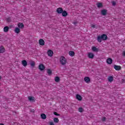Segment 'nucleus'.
<instances>
[{
  "instance_id": "f257e3e1",
  "label": "nucleus",
  "mask_w": 125,
  "mask_h": 125,
  "mask_svg": "<svg viewBox=\"0 0 125 125\" xmlns=\"http://www.w3.org/2000/svg\"><path fill=\"white\" fill-rule=\"evenodd\" d=\"M107 40V35L103 34L101 36H98L97 41L99 42H101L102 41H106Z\"/></svg>"
},
{
  "instance_id": "f03ea898",
  "label": "nucleus",
  "mask_w": 125,
  "mask_h": 125,
  "mask_svg": "<svg viewBox=\"0 0 125 125\" xmlns=\"http://www.w3.org/2000/svg\"><path fill=\"white\" fill-rule=\"evenodd\" d=\"M60 61L62 65H65L67 63V59L63 56H62L60 59Z\"/></svg>"
},
{
  "instance_id": "7ed1b4c3",
  "label": "nucleus",
  "mask_w": 125,
  "mask_h": 125,
  "mask_svg": "<svg viewBox=\"0 0 125 125\" xmlns=\"http://www.w3.org/2000/svg\"><path fill=\"white\" fill-rule=\"evenodd\" d=\"M47 54L49 57H52L53 56V51L52 50H48L47 51Z\"/></svg>"
},
{
  "instance_id": "20e7f679",
  "label": "nucleus",
  "mask_w": 125,
  "mask_h": 125,
  "mask_svg": "<svg viewBox=\"0 0 125 125\" xmlns=\"http://www.w3.org/2000/svg\"><path fill=\"white\" fill-rule=\"evenodd\" d=\"M88 57L90 59H93L94 58V54L91 52L88 53Z\"/></svg>"
},
{
  "instance_id": "39448f33",
  "label": "nucleus",
  "mask_w": 125,
  "mask_h": 125,
  "mask_svg": "<svg viewBox=\"0 0 125 125\" xmlns=\"http://www.w3.org/2000/svg\"><path fill=\"white\" fill-rule=\"evenodd\" d=\"M84 81L86 83H90V78L88 77H85L84 78Z\"/></svg>"
},
{
  "instance_id": "423d86ee",
  "label": "nucleus",
  "mask_w": 125,
  "mask_h": 125,
  "mask_svg": "<svg viewBox=\"0 0 125 125\" xmlns=\"http://www.w3.org/2000/svg\"><path fill=\"white\" fill-rule=\"evenodd\" d=\"M91 49L94 52H98L99 51V49L94 46L92 47Z\"/></svg>"
},
{
  "instance_id": "0eeeda50",
  "label": "nucleus",
  "mask_w": 125,
  "mask_h": 125,
  "mask_svg": "<svg viewBox=\"0 0 125 125\" xmlns=\"http://www.w3.org/2000/svg\"><path fill=\"white\" fill-rule=\"evenodd\" d=\"M45 68L44 65L42 64H40L39 65V70H41V71H43V69H45Z\"/></svg>"
},
{
  "instance_id": "6e6552de",
  "label": "nucleus",
  "mask_w": 125,
  "mask_h": 125,
  "mask_svg": "<svg viewBox=\"0 0 125 125\" xmlns=\"http://www.w3.org/2000/svg\"><path fill=\"white\" fill-rule=\"evenodd\" d=\"M114 68L116 71H120V70L122 69V67H121V66H119L117 65H114Z\"/></svg>"
},
{
  "instance_id": "1a4fd4ad",
  "label": "nucleus",
  "mask_w": 125,
  "mask_h": 125,
  "mask_svg": "<svg viewBox=\"0 0 125 125\" xmlns=\"http://www.w3.org/2000/svg\"><path fill=\"white\" fill-rule=\"evenodd\" d=\"M5 51V49L3 46H0V53H3Z\"/></svg>"
},
{
  "instance_id": "9d476101",
  "label": "nucleus",
  "mask_w": 125,
  "mask_h": 125,
  "mask_svg": "<svg viewBox=\"0 0 125 125\" xmlns=\"http://www.w3.org/2000/svg\"><path fill=\"white\" fill-rule=\"evenodd\" d=\"M14 32L16 34H19L20 33V28L19 27H15Z\"/></svg>"
},
{
  "instance_id": "9b49d317",
  "label": "nucleus",
  "mask_w": 125,
  "mask_h": 125,
  "mask_svg": "<svg viewBox=\"0 0 125 125\" xmlns=\"http://www.w3.org/2000/svg\"><path fill=\"white\" fill-rule=\"evenodd\" d=\"M28 99L30 102H34L35 101V98L32 96H29Z\"/></svg>"
},
{
  "instance_id": "f8f14e48",
  "label": "nucleus",
  "mask_w": 125,
  "mask_h": 125,
  "mask_svg": "<svg viewBox=\"0 0 125 125\" xmlns=\"http://www.w3.org/2000/svg\"><path fill=\"white\" fill-rule=\"evenodd\" d=\"M76 99H77V100H79V101H82L83 98L82 97V96L79 94H77L76 95Z\"/></svg>"
},
{
  "instance_id": "ddd939ff",
  "label": "nucleus",
  "mask_w": 125,
  "mask_h": 125,
  "mask_svg": "<svg viewBox=\"0 0 125 125\" xmlns=\"http://www.w3.org/2000/svg\"><path fill=\"white\" fill-rule=\"evenodd\" d=\"M21 64L24 67H26L27 65H28V63L27 62V61L26 60H23L21 61Z\"/></svg>"
},
{
  "instance_id": "4468645a",
  "label": "nucleus",
  "mask_w": 125,
  "mask_h": 125,
  "mask_svg": "<svg viewBox=\"0 0 125 125\" xmlns=\"http://www.w3.org/2000/svg\"><path fill=\"white\" fill-rule=\"evenodd\" d=\"M68 54L69 56H70L71 57H73V56H75V52L73 51H70L68 52Z\"/></svg>"
},
{
  "instance_id": "2eb2a0df",
  "label": "nucleus",
  "mask_w": 125,
  "mask_h": 125,
  "mask_svg": "<svg viewBox=\"0 0 125 125\" xmlns=\"http://www.w3.org/2000/svg\"><path fill=\"white\" fill-rule=\"evenodd\" d=\"M18 26L20 29H23L24 28V24L22 23H18Z\"/></svg>"
},
{
  "instance_id": "dca6fc26",
  "label": "nucleus",
  "mask_w": 125,
  "mask_h": 125,
  "mask_svg": "<svg viewBox=\"0 0 125 125\" xmlns=\"http://www.w3.org/2000/svg\"><path fill=\"white\" fill-rule=\"evenodd\" d=\"M113 60L111 58H108L106 60V62L107 64H112Z\"/></svg>"
},
{
  "instance_id": "f3484780",
  "label": "nucleus",
  "mask_w": 125,
  "mask_h": 125,
  "mask_svg": "<svg viewBox=\"0 0 125 125\" xmlns=\"http://www.w3.org/2000/svg\"><path fill=\"white\" fill-rule=\"evenodd\" d=\"M39 43L40 45H44V41L42 39H40L39 40Z\"/></svg>"
},
{
  "instance_id": "a211bd4d",
  "label": "nucleus",
  "mask_w": 125,
  "mask_h": 125,
  "mask_svg": "<svg viewBox=\"0 0 125 125\" xmlns=\"http://www.w3.org/2000/svg\"><path fill=\"white\" fill-rule=\"evenodd\" d=\"M57 12L58 13H62L63 12V9L62 8H59L57 9Z\"/></svg>"
},
{
  "instance_id": "6ab92c4d",
  "label": "nucleus",
  "mask_w": 125,
  "mask_h": 125,
  "mask_svg": "<svg viewBox=\"0 0 125 125\" xmlns=\"http://www.w3.org/2000/svg\"><path fill=\"white\" fill-rule=\"evenodd\" d=\"M113 80H114V78L113 77V76H109L108 78V81L110 83H112V82L113 81Z\"/></svg>"
},
{
  "instance_id": "aec40b11",
  "label": "nucleus",
  "mask_w": 125,
  "mask_h": 125,
  "mask_svg": "<svg viewBox=\"0 0 125 125\" xmlns=\"http://www.w3.org/2000/svg\"><path fill=\"white\" fill-rule=\"evenodd\" d=\"M8 30H9V27L8 26H5L3 28V31L5 33H7V32H8Z\"/></svg>"
},
{
  "instance_id": "412c9836",
  "label": "nucleus",
  "mask_w": 125,
  "mask_h": 125,
  "mask_svg": "<svg viewBox=\"0 0 125 125\" xmlns=\"http://www.w3.org/2000/svg\"><path fill=\"white\" fill-rule=\"evenodd\" d=\"M101 13L102 15H106V14H107V10L104 9L102 10L101 11Z\"/></svg>"
},
{
  "instance_id": "4be33fe9",
  "label": "nucleus",
  "mask_w": 125,
  "mask_h": 125,
  "mask_svg": "<svg viewBox=\"0 0 125 125\" xmlns=\"http://www.w3.org/2000/svg\"><path fill=\"white\" fill-rule=\"evenodd\" d=\"M41 117L43 120H45V119H46V115H45L44 113L42 114L41 115Z\"/></svg>"
},
{
  "instance_id": "5701e85b",
  "label": "nucleus",
  "mask_w": 125,
  "mask_h": 125,
  "mask_svg": "<svg viewBox=\"0 0 125 125\" xmlns=\"http://www.w3.org/2000/svg\"><path fill=\"white\" fill-rule=\"evenodd\" d=\"M47 73L49 76H50L52 74V70L51 69H47Z\"/></svg>"
},
{
  "instance_id": "b1692460",
  "label": "nucleus",
  "mask_w": 125,
  "mask_h": 125,
  "mask_svg": "<svg viewBox=\"0 0 125 125\" xmlns=\"http://www.w3.org/2000/svg\"><path fill=\"white\" fill-rule=\"evenodd\" d=\"M62 15L64 17H66V16H67V12H66V11H62Z\"/></svg>"
},
{
  "instance_id": "393cba45",
  "label": "nucleus",
  "mask_w": 125,
  "mask_h": 125,
  "mask_svg": "<svg viewBox=\"0 0 125 125\" xmlns=\"http://www.w3.org/2000/svg\"><path fill=\"white\" fill-rule=\"evenodd\" d=\"M97 6L99 8H100L101 7H102L103 6V5L102 4V3H97Z\"/></svg>"
},
{
  "instance_id": "a878e982",
  "label": "nucleus",
  "mask_w": 125,
  "mask_h": 125,
  "mask_svg": "<svg viewBox=\"0 0 125 125\" xmlns=\"http://www.w3.org/2000/svg\"><path fill=\"white\" fill-rule=\"evenodd\" d=\"M60 81V78L59 77H56L55 78V82L58 83Z\"/></svg>"
},
{
  "instance_id": "bb28decb",
  "label": "nucleus",
  "mask_w": 125,
  "mask_h": 125,
  "mask_svg": "<svg viewBox=\"0 0 125 125\" xmlns=\"http://www.w3.org/2000/svg\"><path fill=\"white\" fill-rule=\"evenodd\" d=\"M54 123H59V119L57 118H54Z\"/></svg>"
},
{
  "instance_id": "cd10ccee",
  "label": "nucleus",
  "mask_w": 125,
  "mask_h": 125,
  "mask_svg": "<svg viewBox=\"0 0 125 125\" xmlns=\"http://www.w3.org/2000/svg\"><path fill=\"white\" fill-rule=\"evenodd\" d=\"M79 112L80 113H83V107H79Z\"/></svg>"
},
{
  "instance_id": "c85d7f7f",
  "label": "nucleus",
  "mask_w": 125,
  "mask_h": 125,
  "mask_svg": "<svg viewBox=\"0 0 125 125\" xmlns=\"http://www.w3.org/2000/svg\"><path fill=\"white\" fill-rule=\"evenodd\" d=\"M30 65L32 67H34V66H35V62H31Z\"/></svg>"
},
{
  "instance_id": "c756f323",
  "label": "nucleus",
  "mask_w": 125,
  "mask_h": 125,
  "mask_svg": "<svg viewBox=\"0 0 125 125\" xmlns=\"http://www.w3.org/2000/svg\"><path fill=\"white\" fill-rule=\"evenodd\" d=\"M49 125H55V124H54V123H53V122H49Z\"/></svg>"
},
{
  "instance_id": "7c9ffc66",
  "label": "nucleus",
  "mask_w": 125,
  "mask_h": 125,
  "mask_svg": "<svg viewBox=\"0 0 125 125\" xmlns=\"http://www.w3.org/2000/svg\"><path fill=\"white\" fill-rule=\"evenodd\" d=\"M54 114L55 115V116H60V114L57 113V112H54Z\"/></svg>"
},
{
  "instance_id": "2f4dec72",
  "label": "nucleus",
  "mask_w": 125,
  "mask_h": 125,
  "mask_svg": "<svg viewBox=\"0 0 125 125\" xmlns=\"http://www.w3.org/2000/svg\"><path fill=\"white\" fill-rule=\"evenodd\" d=\"M105 120H106V118H105V117H103V118H102V121H103V122L105 121Z\"/></svg>"
},
{
  "instance_id": "473e14b6",
  "label": "nucleus",
  "mask_w": 125,
  "mask_h": 125,
  "mask_svg": "<svg viewBox=\"0 0 125 125\" xmlns=\"http://www.w3.org/2000/svg\"><path fill=\"white\" fill-rule=\"evenodd\" d=\"M77 23H78L77 21H75L73 22L74 25H77Z\"/></svg>"
},
{
  "instance_id": "72a5a7b5",
  "label": "nucleus",
  "mask_w": 125,
  "mask_h": 125,
  "mask_svg": "<svg viewBox=\"0 0 125 125\" xmlns=\"http://www.w3.org/2000/svg\"><path fill=\"white\" fill-rule=\"evenodd\" d=\"M91 27H92V28H95V25H94V24H92V25H91Z\"/></svg>"
},
{
  "instance_id": "f704fd0d",
  "label": "nucleus",
  "mask_w": 125,
  "mask_h": 125,
  "mask_svg": "<svg viewBox=\"0 0 125 125\" xmlns=\"http://www.w3.org/2000/svg\"><path fill=\"white\" fill-rule=\"evenodd\" d=\"M112 4H113V5H116V2H115L114 1H113Z\"/></svg>"
},
{
  "instance_id": "c9c22d12",
  "label": "nucleus",
  "mask_w": 125,
  "mask_h": 125,
  "mask_svg": "<svg viewBox=\"0 0 125 125\" xmlns=\"http://www.w3.org/2000/svg\"><path fill=\"white\" fill-rule=\"evenodd\" d=\"M0 125H3L2 124H0Z\"/></svg>"
},
{
  "instance_id": "e433bc0d",
  "label": "nucleus",
  "mask_w": 125,
  "mask_h": 125,
  "mask_svg": "<svg viewBox=\"0 0 125 125\" xmlns=\"http://www.w3.org/2000/svg\"><path fill=\"white\" fill-rule=\"evenodd\" d=\"M0 79H1V76H0Z\"/></svg>"
}]
</instances>
